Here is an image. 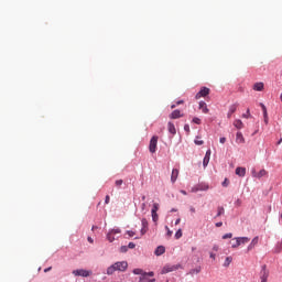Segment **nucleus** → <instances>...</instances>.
Returning <instances> with one entry per match:
<instances>
[{
  "label": "nucleus",
  "mask_w": 282,
  "mask_h": 282,
  "mask_svg": "<svg viewBox=\"0 0 282 282\" xmlns=\"http://www.w3.org/2000/svg\"><path fill=\"white\" fill-rule=\"evenodd\" d=\"M127 268H129V263L127 261H118L107 268L106 274L111 276L115 272H127Z\"/></svg>",
  "instance_id": "f257e3e1"
},
{
  "label": "nucleus",
  "mask_w": 282,
  "mask_h": 282,
  "mask_svg": "<svg viewBox=\"0 0 282 282\" xmlns=\"http://www.w3.org/2000/svg\"><path fill=\"white\" fill-rule=\"evenodd\" d=\"M182 268V264H165L161 270V274H169V272H175Z\"/></svg>",
  "instance_id": "f03ea898"
},
{
  "label": "nucleus",
  "mask_w": 282,
  "mask_h": 282,
  "mask_svg": "<svg viewBox=\"0 0 282 282\" xmlns=\"http://www.w3.org/2000/svg\"><path fill=\"white\" fill-rule=\"evenodd\" d=\"M120 232H122L120 228L109 229L106 239L109 241V243H113V241H116V237H113V235H120Z\"/></svg>",
  "instance_id": "7ed1b4c3"
},
{
  "label": "nucleus",
  "mask_w": 282,
  "mask_h": 282,
  "mask_svg": "<svg viewBox=\"0 0 282 282\" xmlns=\"http://www.w3.org/2000/svg\"><path fill=\"white\" fill-rule=\"evenodd\" d=\"M259 276H260V282H268V279L270 276V271L268 270V265L263 264L261 267Z\"/></svg>",
  "instance_id": "20e7f679"
},
{
  "label": "nucleus",
  "mask_w": 282,
  "mask_h": 282,
  "mask_svg": "<svg viewBox=\"0 0 282 282\" xmlns=\"http://www.w3.org/2000/svg\"><path fill=\"white\" fill-rule=\"evenodd\" d=\"M149 151H150V153H155L158 151V135H153L151 138Z\"/></svg>",
  "instance_id": "39448f33"
},
{
  "label": "nucleus",
  "mask_w": 282,
  "mask_h": 282,
  "mask_svg": "<svg viewBox=\"0 0 282 282\" xmlns=\"http://www.w3.org/2000/svg\"><path fill=\"white\" fill-rule=\"evenodd\" d=\"M74 276H90L91 275V271L89 270H85V269H77L73 271Z\"/></svg>",
  "instance_id": "423d86ee"
},
{
  "label": "nucleus",
  "mask_w": 282,
  "mask_h": 282,
  "mask_svg": "<svg viewBox=\"0 0 282 282\" xmlns=\"http://www.w3.org/2000/svg\"><path fill=\"white\" fill-rule=\"evenodd\" d=\"M210 94V88L208 87H202L200 90L195 95L196 100H199V98H206Z\"/></svg>",
  "instance_id": "0eeeda50"
},
{
  "label": "nucleus",
  "mask_w": 282,
  "mask_h": 282,
  "mask_svg": "<svg viewBox=\"0 0 282 282\" xmlns=\"http://www.w3.org/2000/svg\"><path fill=\"white\" fill-rule=\"evenodd\" d=\"M250 241V238L248 237H238L236 238L235 243L231 245V248H239L242 243H248Z\"/></svg>",
  "instance_id": "6e6552de"
},
{
  "label": "nucleus",
  "mask_w": 282,
  "mask_h": 282,
  "mask_svg": "<svg viewBox=\"0 0 282 282\" xmlns=\"http://www.w3.org/2000/svg\"><path fill=\"white\" fill-rule=\"evenodd\" d=\"M145 232H149V220H147V218H142L141 219V229H140L141 237H144Z\"/></svg>",
  "instance_id": "1a4fd4ad"
},
{
  "label": "nucleus",
  "mask_w": 282,
  "mask_h": 282,
  "mask_svg": "<svg viewBox=\"0 0 282 282\" xmlns=\"http://www.w3.org/2000/svg\"><path fill=\"white\" fill-rule=\"evenodd\" d=\"M184 115L182 113V111H180V109H175L172 111V113L170 115V119L171 120H177V118H183Z\"/></svg>",
  "instance_id": "9d476101"
},
{
  "label": "nucleus",
  "mask_w": 282,
  "mask_h": 282,
  "mask_svg": "<svg viewBox=\"0 0 282 282\" xmlns=\"http://www.w3.org/2000/svg\"><path fill=\"white\" fill-rule=\"evenodd\" d=\"M236 142L237 144H246V138H243V133H241V131L236 133Z\"/></svg>",
  "instance_id": "9b49d317"
},
{
  "label": "nucleus",
  "mask_w": 282,
  "mask_h": 282,
  "mask_svg": "<svg viewBox=\"0 0 282 282\" xmlns=\"http://www.w3.org/2000/svg\"><path fill=\"white\" fill-rule=\"evenodd\" d=\"M210 150H207L205 153V156L203 159V166L204 169H206V166H208L209 162H210Z\"/></svg>",
  "instance_id": "f8f14e48"
},
{
  "label": "nucleus",
  "mask_w": 282,
  "mask_h": 282,
  "mask_svg": "<svg viewBox=\"0 0 282 282\" xmlns=\"http://www.w3.org/2000/svg\"><path fill=\"white\" fill-rule=\"evenodd\" d=\"M178 175H180V170L173 169L172 170V174H171V182H172V184H175V182H177Z\"/></svg>",
  "instance_id": "ddd939ff"
},
{
  "label": "nucleus",
  "mask_w": 282,
  "mask_h": 282,
  "mask_svg": "<svg viewBox=\"0 0 282 282\" xmlns=\"http://www.w3.org/2000/svg\"><path fill=\"white\" fill-rule=\"evenodd\" d=\"M166 252V248H164V246H159L156 247L154 254L155 257H162V254H164Z\"/></svg>",
  "instance_id": "4468645a"
},
{
  "label": "nucleus",
  "mask_w": 282,
  "mask_h": 282,
  "mask_svg": "<svg viewBox=\"0 0 282 282\" xmlns=\"http://www.w3.org/2000/svg\"><path fill=\"white\" fill-rule=\"evenodd\" d=\"M268 175V172L265 170H260L259 173L252 172V176L257 177L258 180H261V177H265Z\"/></svg>",
  "instance_id": "2eb2a0df"
},
{
  "label": "nucleus",
  "mask_w": 282,
  "mask_h": 282,
  "mask_svg": "<svg viewBox=\"0 0 282 282\" xmlns=\"http://www.w3.org/2000/svg\"><path fill=\"white\" fill-rule=\"evenodd\" d=\"M167 131L169 133L175 135L177 133V130L175 129V124L173 122H167Z\"/></svg>",
  "instance_id": "dca6fc26"
},
{
  "label": "nucleus",
  "mask_w": 282,
  "mask_h": 282,
  "mask_svg": "<svg viewBox=\"0 0 282 282\" xmlns=\"http://www.w3.org/2000/svg\"><path fill=\"white\" fill-rule=\"evenodd\" d=\"M237 107H239V104H232L229 107L228 113H227V118H230L232 116V113H235V111H237Z\"/></svg>",
  "instance_id": "f3484780"
},
{
  "label": "nucleus",
  "mask_w": 282,
  "mask_h": 282,
  "mask_svg": "<svg viewBox=\"0 0 282 282\" xmlns=\"http://www.w3.org/2000/svg\"><path fill=\"white\" fill-rule=\"evenodd\" d=\"M236 175H238V177H246V167H237Z\"/></svg>",
  "instance_id": "a211bd4d"
},
{
  "label": "nucleus",
  "mask_w": 282,
  "mask_h": 282,
  "mask_svg": "<svg viewBox=\"0 0 282 282\" xmlns=\"http://www.w3.org/2000/svg\"><path fill=\"white\" fill-rule=\"evenodd\" d=\"M257 243H259V237H254L250 245L248 246L247 250L250 252V250H252L254 248V246H257Z\"/></svg>",
  "instance_id": "6ab92c4d"
},
{
  "label": "nucleus",
  "mask_w": 282,
  "mask_h": 282,
  "mask_svg": "<svg viewBox=\"0 0 282 282\" xmlns=\"http://www.w3.org/2000/svg\"><path fill=\"white\" fill-rule=\"evenodd\" d=\"M199 109H202L203 113H208V106L206 105V101H199Z\"/></svg>",
  "instance_id": "aec40b11"
},
{
  "label": "nucleus",
  "mask_w": 282,
  "mask_h": 282,
  "mask_svg": "<svg viewBox=\"0 0 282 282\" xmlns=\"http://www.w3.org/2000/svg\"><path fill=\"white\" fill-rule=\"evenodd\" d=\"M234 127H236V129H243V121H241V119H236L234 121Z\"/></svg>",
  "instance_id": "412c9836"
},
{
  "label": "nucleus",
  "mask_w": 282,
  "mask_h": 282,
  "mask_svg": "<svg viewBox=\"0 0 282 282\" xmlns=\"http://www.w3.org/2000/svg\"><path fill=\"white\" fill-rule=\"evenodd\" d=\"M253 89H254V91H263V83H256L254 85H253Z\"/></svg>",
  "instance_id": "4be33fe9"
},
{
  "label": "nucleus",
  "mask_w": 282,
  "mask_h": 282,
  "mask_svg": "<svg viewBox=\"0 0 282 282\" xmlns=\"http://www.w3.org/2000/svg\"><path fill=\"white\" fill-rule=\"evenodd\" d=\"M225 213H226V209L224 208V206H219L217 208V214H216L215 218L221 217V215H224Z\"/></svg>",
  "instance_id": "5701e85b"
},
{
  "label": "nucleus",
  "mask_w": 282,
  "mask_h": 282,
  "mask_svg": "<svg viewBox=\"0 0 282 282\" xmlns=\"http://www.w3.org/2000/svg\"><path fill=\"white\" fill-rule=\"evenodd\" d=\"M197 186L199 191H208V188H210V186L206 183H199Z\"/></svg>",
  "instance_id": "b1692460"
},
{
  "label": "nucleus",
  "mask_w": 282,
  "mask_h": 282,
  "mask_svg": "<svg viewBox=\"0 0 282 282\" xmlns=\"http://www.w3.org/2000/svg\"><path fill=\"white\" fill-rule=\"evenodd\" d=\"M132 273L133 274H137L139 276H144V270L140 269V268H137V269H133L132 270Z\"/></svg>",
  "instance_id": "393cba45"
},
{
  "label": "nucleus",
  "mask_w": 282,
  "mask_h": 282,
  "mask_svg": "<svg viewBox=\"0 0 282 282\" xmlns=\"http://www.w3.org/2000/svg\"><path fill=\"white\" fill-rule=\"evenodd\" d=\"M202 272V267L198 265L195 269L189 270V274L193 276V274H199Z\"/></svg>",
  "instance_id": "a878e982"
},
{
  "label": "nucleus",
  "mask_w": 282,
  "mask_h": 282,
  "mask_svg": "<svg viewBox=\"0 0 282 282\" xmlns=\"http://www.w3.org/2000/svg\"><path fill=\"white\" fill-rule=\"evenodd\" d=\"M232 263V257H227L224 262V268H228Z\"/></svg>",
  "instance_id": "bb28decb"
},
{
  "label": "nucleus",
  "mask_w": 282,
  "mask_h": 282,
  "mask_svg": "<svg viewBox=\"0 0 282 282\" xmlns=\"http://www.w3.org/2000/svg\"><path fill=\"white\" fill-rule=\"evenodd\" d=\"M152 221L158 224L160 216H158V212L151 213Z\"/></svg>",
  "instance_id": "cd10ccee"
},
{
  "label": "nucleus",
  "mask_w": 282,
  "mask_h": 282,
  "mask_svg": "<svg viewBox=\"0 0 282 282\" xmlns=\"http://www.w3.org/2000/svg\"><path fill=\"white\" fill-rule=\"evenodd\" d=\"M260 107L263 111V118H268V108L265 107L264 104H260Z\"/></svg>",
  "instance_id": "c85d7f7f"
},
{
  "label": "nucleus",
  "mask_w": 282,
  "mask_h": 282,
  "mask_svg": "<svg viewBox=\"0 0 282 282\" xmlns=\"http://www.w3.org/2000/svg\"><path fill=\"white\" fill-rule=\"evenodd\" d=\"M158 210H160V204L154 203L151 209V213H158Z\"/></svg>",
  "instance_id": "c756f323"
},
{
  "label": "nucleus",
  "mask_w": 282,
  "mask_h": 282,
  "mask_svg": "<svg viewBox=\"0 0 282 282\" xmlns=\"http://www.w3.org/2000/svg\"><path fill=\"white\" fill-rule=\"evenodd\" d=\"M194 144H196L197 147H202V144H204V141L199 140V137H196V139L194 140Z\"/></svg>",
  "instance_id": "7c9ffc66"
},
{
  "label": "nucleus",
  "mask_w": 282,
  "mask_h": 282,
  "mask_svg": "<svg viewBox=\"0 0 282 282\" xmlns=\"http://www.w3.org/2000/svg\"><path fill=\"white\" fill-rule=\"evenodd\" d=\"M221 186H224V188H228V186H230V181L228 178H225L221 183Z\"/></svg>",
  "instance_id": "2f4dec72"
},
{
  "label": "nucleus",
  "mask_w": 282,
  "mask_h": 282,
  "mask_svg": "<svg viewBox=\"0 0 282 282\" xmlns=\"http://www.w3.org/2000/svg\"><path fill=\"white\" fill-rule=\"evenodd\" d=\"M281 250H282V240L278 242L275 246V252H281Z\"/></svg>",
  "instance_id": "473e14b6"
},
{
  "label": "nucleus",
  "mask_w": 282,
  "mask_h": 282,
  "mask_svg": "<svg viewBox=\"0 0 282 282\" xmlns=\"http://www.w3.org/2000/svg\"><path fill=\"white\" fill-rule=\"evenodd\" d=\"M192 122H194V124H202V119L194 117Z\"/></svg>",
  "instance_id": "72a5a7b5"
},
{
  "label": "nucleus",
  "mask_w": 282,
  "mask_h": 282,
  "mask_svg": "<svg viewBox=\"0 0 282 282\" xmlns=\"http://www.w3.org/2000/svg\"><path fill=\"white\" fill-rule=\"evenodd\" d=\"M143 276H155V272H153V271H149V272H147V271H144V274H143Z\"/></svg>",
  "instance_id": "f704fd0d"
},
{
  "label": "nucleus",
  "mask_w": 282,
  "mask_h": 282,
  "mask_svg": "<svg viewBox=\"0 0 282 282\" xmlns=\"http://www.w3.org/2000/svg\"><path fill=\"white\" fill-rule=\"evenodd\" d=\"M165 230L167 231V232H166V236H167V237H173V230H171V229L169 228V226H165Z\"/></svg>",
  "instance_id": "c9c22d12"
},
{
  "label": "nucleus",
  "mask_w": 282,
  "mask_h": 282,
  "mask_svg": "<svg viewBox=\"0 0 282 282\" xmlns=\"http://www.w3.org/2000/svg\"><path fill=\"white\" fill-rule=\"evenodd\" d=\"M175 239H182V229H178V230L175 232Z\"/></svg>",
  "instance_id": "e433bc0d"
},
{
  "label": "nucleus",
  "mask_w": 282,
  "mask_h": 282,
  "mask_svg": "<svg viewBox=\"0 0 282 282\" xmlns=\"http://www.w3.org/2000/svg\"><path fill=\"white\" fill-rule=\"evenodd\" d=\"M120 252H122V253L129 252V247L128 246H121L120 247Z\"/></svg>",
  "instance_id": "4c0bfd02"
},
{
  "label": "nucleus",
  "mask_w": 282,
  "mask_h": 282,
  "mask_svg": "<svg viewBox=\"0 0 282 282\" xmlns=\"http://www.w3.org/2000/svg\"><path fill=\"white\" fill-rule=\"evenodd\" d=\"M223 239H232V232L225 234Z\"/></svg>",
  "instance_id": "58836bf2"
},
{
  "label": "nucleus",
  "mask_w": 282,
  "mask_h": 282,
  "mask_svg": "<svg viewBox=\"0 0 282 282\" xmlns=\"http://www.w3.org/2000/svg\"><path fill=\"white\" fill-rule=\"evenodd\" d=\"M184 131H185L186 133H191V126H188V123H186V124L184 126Z\"/></svg>",
  "instance_id": "ea45409f"
},
{
  "label": "nucleus",
  "mask_w": 282,
  "mask_h": 282,
  "mask_svg": "<svg viewBox=\"0 0 282 282\" xmlns=\"http://www.w3.org/2000/svg\"><path fill=\"white\" fill-rule=\"evenodd\" d=\"M127 235H128L129 237H135V231H133V230H127Z\"/></svg>",
  "instance_id": "a19ab883"
},
{
  "label": "nucleus",
  "mask_w": 282,
  "mask_h": 282,
  "mask_svg": "<svg viewBox=\"0 0 282 282\" xmlns=\"http://www.w3.org/2000/svg\"><path fill=\"white\" fill-rule=\"evenodd\" d=\"M192 193H199V186L196 185V186L192 187Z\"/></svg>",
  "instance_id": "79ce46f5"
},
{
  "label": "nucleus",
  "mask_w": 282,
  "mask_h": 282,
  "mask_svg": "<svg viewBox=\"0 0 282 282\" xmlns=\"http://www.w3.org/2000/svg\"><path fill=\"white\" fill-rule=\"evenodd\" d=\"M133 248H135V243L134 242H129L128 243V249L133 250Z\"/></svg>",
  "instance_id": "37998d69"
},
{
  "label": "nucleus",
  "mask_w": 282,
  "mask_h": 282,
  "mask_svg": "<svg viewBox=\"0 0 282 282\" xmlns=\"http://www.w3.org/2000/svg\"><path fill=\"white\" fill-rule=\"evenodd\" d=\"M123 182H124V181H122V180H117V181L115 182V184H116V186H122Z\"/></svg>",
  "instance_id": "c03bdc74"
},
{
  "label": "nucleus",
  "mask_w": 282,
  "mask_h": 282,
  "mask_svg": "<svg viewBox=\"0 0 282 282\" xmlns=\"http://www.w3.org/2000/svg\"><path fill=\"white\" fill-rule=\"evenodd\" d=\"M242 118H250V109H247V112L242 115Z\"/></svg>",
  "instance_id": "a18cd8bd"
},
{
  "label": "nucleus",
  "mask_w": 282,
  "mask_h": 282,
  "mask_svg": "<svg viewBox=\"0 0 282 282\" xmlns=\"http://www.w3.org/2000/svg\"><path fill=\"white\" fill-rule=\"evenodd\" d=\"M144 282H155V278H153V279H149V276H145Z\"/></svg>",
  "instance_id": "49530a36"
},
{
  "label": "nucleus",
  "mask_w": 282,
  "mask_h": 282,
  "mask_svg": "<svg viewBox=\"0 0 282 282\" xmlns=\"http://www.w3.org/2000/svg\"><path fill=\"white\" fill-rule=\"evenodd\" d=\"M219 142H220V144H226V137H221V138L219 139Z\"/></svg>",
  "instance_id": "de8ad7c7"
},
{
  "label": "nucleus",
  "mask_w": 282,
  "mask_h": 282,
  "mask_svg": "<svg viewBox=\"0 0 282 282\" xmlns=\"http://www.w3.org/2000/svg\"><path fill=\"white\" fill-rule=\"evenodd\" d=\"M215 226H216V228H221V226H224V223L218 221V223L215 224Z\"/></svg>",
  "instance_id": "09e8293b"
},
{
  "label": "nucleus",
  "mask_w": 282,
  "mask_h": 282,
  "mask_svg": "<svg viewBox=\"0 0 282 282\" xmlns=\"http://www.w3.org/2000/svg\"><path fill=\"white\" fill-rule=\"evenodd\" d=\"M235 206H241V199H237L236 202H235Z\"/></svg>",
  "instance_id": "8fccbe9b"
},
{
  "label": "nucleus",
  "mask_w": 282,
  "mask_h": 282,
  "mask_svg": "<svg viewBox=\"0 0 282 282\" xmlns=\"http://www.w3.org/2000/svg\"><path fill=\"white\" fill-rule=\"evenodd\" d=\"M141 210H147V203L141 204Z\"/></svg>",
  "instance_id": "3c124183"
},
{
  "label": "nucleus",
  "mask_w": 282,
  "mask_h": 282,
  "mask_svg": "<svg viewBox=\"0 0 282 282\" xmlns=\"http://www.w3.org/2000/svg\"><path fill=\"white\" fill-rule=\"evenodd\" d=\"M213 250H214L215 252H217V251L219 250V246L214 245V246H213Z\"/></svg>",
  "instance_id": "603ef678"
},
{
  "label": "nucleus",
  "mask_w": 282,
  "mask_h": 282,
  "mask_svg": "<svg viewBox=\"0 0 282 282\" xmlns=\"http://www.w3.org/2000/svg\"><path fill=\"white\" fill-rule=\"evenodd\" d=\"M109 202H110V198H109V195H107L105 198V204H109Z\"/></svg>",
  "instance_id": "864d4df0"
},
{
  "label": "nucleus",
  "mask_w": 282,
  "mask_h": 282,
  "mask_svg": "<svg viewBox=\"0 0 282 282\" xmlns=\"http://www.w3.org/2000/svg\"><path fill=\"white\" fill-rule=\"evenodd\" d=\"M209 257H210V259H214L215 260V258L217 257L215 253H213V252H210L209 253Z\"/></svg>",
  "instance_id": "5fc2aeb1"
},
{
  "label": "nucleus",
  "mask_w": 282,
  "mask_h": 282,
  "mask_svg": "<svg viewBox=\"0 0 282 282\" xmlns=\"http://www.w3.org/2000/svg\"><path fill=\"white\" fill-rule=\"evenodd\" d=\"M180 221H182V219L181 218H177L176 220H175V226H178V224H180Z\"/></svg>",
  "instance_id": "6e6d98bb"
},
{
  "label": "nucleus",
  "mask_w": 282,
  "mask_h": 282,
  "mask_svg": "<svg viewBox=\"0 0 282 282\" xmlns=\"http://www.w3.org/2000/svg\"><path fill=\"white\" fill-rule=\"evenodd\" d=\"M176 105H184V100L176 101Z\"/></svg>",
  "instance_id": "4d7b16f0"
},
{
  "label": "nucleus",
  "mask_w": 282,
  "mask_h": 282,
  "mask_svg": "<svg viewBox=\"0 0 282 282\" xmlns=\"http://www.w3.org/2000/svg\"><path fill=\"white\" fill-rule=\"evenodd\" d=\"M50 270H52V267L44 269V272H50Z\"/></svg>",
  "instance_id": "13d9d810"
},
{
  "label": "nucleus",
  "mask_w": 282,
  "mask_h": 282,
  "mask_svg": "<svg viewBox=\"0 0 282 282\" xmlns=\"http://www.w3.org/2000/svg\"><path fill=\"white\" fill-rule=\"evenodd\" d=\"M89 243H94V239L91 237H88Z\"/></svg>",
  "instance_id": "bf43d9fd"
},
{
  "label": "nucleus",
  "mask_w": 282,
  "mask_h": 282,
  "mask_svg": "<svg viewBox=\"0 0 282 282\" xmlns=\"http://www.w3.org/2000/svg\"><path fill=\"white\" fill-rule=\"evenodd\" d=\"M191 213H195V207H189Z\"/></svg>",
  "instance_id": "052dcab7"
},
{
  "label": "nucleus",
  "mask_w": 282,
  "mask_h": 282,
  "mask_svg": "<svg viewBox=\"0 0 282 282\" xmlns=\"http://www.w3.org/2000/svg\"><path fill=\"white\" fill-rule=\"evenodd\" d=\"M141 199L142 202H144L147 199V196L145 195L141 196Z\"/></svg>",
  "instance_id": "680f3d73"
},
{
  "label": "nucleus",
  "mask_w": 282,
  "mask_h": 282,
  "mask_svg": "<svg viewBox=\"0 0 282 282\" xmlns=\"http://www.w3.org/2000/svg\"><path fill=\"white\" fill-rule=\"evenodd\" d=\"M175 107H177V104H176V105L173 104V105L171 106V109H175Z\"/></svg>",
  "instance_id": "e2e57ef3"
},
{
  "label": "nucleus",
  "mask_w": 282,
  "mask_h": 282,
  "mask_svg": "<svg viewBox=\"0 0 282 282\" xmlns=\"http://www.w3.org/2000/svg\"><path fill=\"white\" fill-rule=\"evenodd\" d=\"M171 213H177V209L172 208V209H171Z\"/></svg>",
  "instance_id": "0e129e2a"
},
{
  "label": "nucleus",
  "mask_w": 282,
  "mask_h": 282,
  "mask_svg": "<svg viewBox=\"0 0 282 282\" xmlns=\"http://www.w3.org/2000/svg\"><path fill=\"white\" fill-rule=\"evenodd\" d=\"M182 195H186V191L182 189L181 191Z\"/></svg>",
  "instance_id": "69168bd1"
},
{
  "label": "nucleus",
  "mask_w": 282,
  "mask_h": 282,
  "mask_svg": "<svg viewBox=\"0 0 282 282\" xmlns=\"http://www.w3.org/2000/svg\"><path fill=\"white\" fill-rule=\"evenodd\" d=\"M281 142H282V138L278 141V144H281Z\"/></svg>",
  "instance_id": "338daca9"
},
{
  "label": "nucleus",
  "mask_w": 282,
  "mask_h": 282,
  "mask_svg": "<svg viewBox=\"0 0 282 282\" xmlns=\"http://www.w3.org/2000/svg\"><path fill=\"white\" fill-rule=\"evenodd\" d=\"M280 100L282 101V93H281V96H280Z\"/></svg>",
  "instance_id": "774afa93"
}]
</instances>
